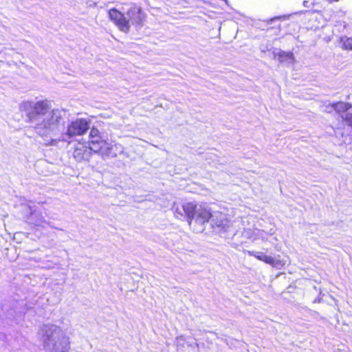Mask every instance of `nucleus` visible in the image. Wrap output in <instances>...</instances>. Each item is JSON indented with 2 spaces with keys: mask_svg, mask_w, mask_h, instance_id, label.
Returning <instances> with one entry per match:
<instances>
[{
  "mask_svg": "<svg viewBox=\"0 0 352 352\" xmlns=\"http://www.w3.org/2000/svg\"><path fill=\"white\" fill-rule=\"evenodd\" d=\"M212 221L219 228L226 230L230 226V221L226 215L220 212H215L211 217Z\"/></svg>",
  "mask_w": 352,
  "mask_h": 352,
  "instance_id": "obj_7",
  "label": "nucleus"
},
{
  "mask_svg": "<svg viewBox=\"0 0 352 352\" xmlns=\"http://www.w3.org/2000/svg\"><path fill=\"white\" fill-rule=\"evenodd\" d=\"M91 154V149L85 142H78L75 144L73 157L77 162L88 161Z\"/></svg>",
  "mask_w": 352,
  "mask_h": 352,
  "instance_id": "obj_6",
  "label": "nucleus"
},
{
  "mask_svg": "<svg viewBox=\"0 0 352 352\" xmlns=\"http://www.w3.org/2000/svg\"><path fill=\"white\" fill-rule=\"evenodd\" d=\"M89 146L93 152L99 153L103 157H106L111 155L113 146L101 135L97 139L89 140Z\"/></svg>",
  "mask_w": 352,
  "mask_h": 352,
  "instance_id": "obj_5",
  "label": "nucleus"
},
{
  "mask_svg": "<svg viewBox=\"0 0 352 352\" xmlns=\"http://www.w3.org/2000/svg\"><path fill=\"white\" fill-rule=\"evenodd\" d=\"M264 232L263 230H256V233L255 234L257 236L261 237V239H264V237L261 236V234Z\"/></svg>",
  "mask_w": 352,
  "mask_h": 352,
  "instance_id": "obj_17",
  "label": "nucleus"
},
{
  "mask_svg": "<svg viewBox=\"0 0 352 352\" xmlns=\"http://www.w3.org/2000/svg\"><path fill=\"white\" fill-rule=\"evenodd\" d=\"M108 14L118 28L125 33L129 31L131 25H142L145 19V14L141 8L136 5L131 6L125 14L113 8L109 10Z\"/></svg>",
  "mask_w": 352,
  "mask_h": 352,
  "instance_id": "obj_4",
  "label": "nucleus"
},
{
  "mask_svg": "<svg viewBox=\"0 0 352 352\" xmlns=\"http://www.w3.org/2000/svg\"><path fill=\"white\" fill-rule=\"evenodd\" d=\"M89 139H90L89 140H91L92 139H96V138L97 139L98 137L101 136V134L97 129L93 127V128H91V129L89 132Z\"/></svg>",
  "mask_w": 352,
  "mask_h": 352,
  "instance_id": "obj_16",
  "label": "nucleus"
},
{
  "mask_svg": "<svg viewBox=\"0 0 352 352\" xmlns=\"http://www.w3.org/2000/svg\"><path fill=\"white\" fill-rule=\"evenodd\" d=\"M186 346L188 348V352H198V344L196 340L191 337H188Z\"/></svg>",
  "mask_w": 352,
  "mask_h": 352,
  "instance_id": "obj_12",
  "label": "nucleus"
},
{
  "mask_svg": "<svg viewBox=\"0 0 352 352\" xmlns=\"http://www.w3.org/2000/svg\"><path fill=\"white\" fill-rule=\"evenodd\" d=\"M257 239V236H255V237H253V238H252V240H255V239Z\"/></svg>",
  "mask_w": 352,
  "mask_h": 352,
  "instance_id": "obj_21",
  "label": "nucleus"
},
{
  "mask_svg": "<svg viewBox=\"0 0 352 352\" xmlns=\"http://www.w3.org/2000/svg\"><path fill=\"white\" fill-rule=\"evenodd\" d=\"M274 56L280 63H285L287 65H293L295 63V58L293 53L278 50L274 52Z\"/></svg>",
  "mask_w": 352,
  "mask_h": 352,
  "instance_id": "obj_8",
  "label": "nucleus"
},
{
  "mask_svg": "<svg viewBox=\"0 0 352 352\" xmlns=\"http://www.w3.org/2000/svg\"><path fill=\"white\" fill-rule=\"evenodd\" d=\"M342 118L346 124L352 127V108L344 114H342Z\"/></svg>",
  "mask_w": 352,
  "mask_h": 352,
  "instance_id": "obj_13",
  "label": "nucleus"
},
{
  "mask_svg": "<svg viewBox=\"0 0 352 352\" xmlns=\"http://www.w3.org/2000/svg\"><path fill=\"white\" fill-rule=\"evenodd\" d=\"M311 4H312V3L309 2V1H303V5L306 8H309Z\"/></svg>",
  "mask_w": 352,
  "mask_h": 352,
  "instance_id": "obj_18",
  "label": "nucleus"
},
{
  "mask_svg": "<svg viewBox=\"0 0 352 352\" xmlns=\"http://www.w3.org/2000/svg\"><path fill=\"white\" fill-rule=\"evenodd\" d=\"M41 222L36 223V226H41Z\"/></svg>",
  "mask_w": 352,
  "mask_h": 352,
  "instance_id": "obj_20",
  "label": "nucleus"
},
{
  "mask_svg": "<svg viewBox=\"0 0 352 352\" xmlns=\"http://www.w3.org/2000/svg\"><path fill=\"white\" fill-rule=\"evenodd\" d=\"M332 108L342 117V114H344L348 110L351 109V106L349 103L339 102L332 104Z\"/></svg>",
  "mask_w": 352,
  "mask_h": 352,
  "instance_id": "obj_9",
  "label": "nucleus"
},
{
  "mask_svg": "<svg viewBox=\"0 0 352 352\" xmlns=\"http://www.w3.org/2000/svg\"><path fill=\"white\" fill-rule=\"evenodd\" d=\"M38 337L47 352H70L69 337L60 327L44 324L40 327Z\"/></svg>",
  "mask_w": 352,
  "mask_h": 352,
  "instance_id": "obj_3",
  "label": "nucleus"
},
{
  "mask_svg": "<svg viewBox=\"0 0 352 352\" xmlns=\"http://www.w3.org/2000/svg\"><path fill=\"white\" fill-rule=\"evenodd\" d=\"M187 340L188 337H185L183 336H178L175 341V344L177 347V350L179 351H184L186 345L187 346Z\"/></svg>",
  "mask_w": 352,
  "mask_h": 352,
  "instance_id": "obj_11",
  "label": "nucleus"
},
{
  "mask_svg": "<svg viewBox=\"0 0 352 352\" xmlns=\"http://www.w3.org/2000/svg\"><path fill=\"white\" fill-rule=\"evenodd\" d=\"M177 219H186L190 228L196 232H201L205 225L212 217L210 210L194 202L174 203L172 208Z\"/></svg>",
  "mask_w": 352,
  "mask_h": 352,
  "instance_id": "obj_2",
  "label": "nucleus"
},
{
  "mask_svg": "<svg viewBox=\"0 0 352 352\" xmlns=\"http://www.w3.org/2000/svg\"><path fill=\"white\" fill-rule=\"evenodd\" d=\"M274 232L272 230V229H271L270 230V232H268V234L272 235V234H274Z\"/></svg>",
  "mask_w": 352,
  "mask_h": 352,
  "instance_id": "obj_19",
  "label": "nucleus"
},
{
  "mask_svg": "<svg viewBox=\"0 0 352 352\" xmlns=\"http://www.w3.org/2000/svg\"><path fill=\"white\" fill-rule=\"evenodd\" d=\"M342 41L345 49L352 50V38H344Z\"/></svg>",
  "mask_w": 352,
  "mask_h": 352,
  "instance_id": "obj_15",
  "label": "nucleus"
},
{
  "mask_svg": "<svg viewBox=\"0 0 352 352\" xmlns=\"http://www.w3.org/2000/svg\"><path fill=\"white\" fill-rule=\"evenodd\" d=\"M265 263H267L270 265L271 266L276 268H280L283 267L285 264V263L278 258H274L272 256L267 255L264 261Z\"/></svg>",
  "mask_w": 352,
  "mask_h": 352,
  "instance_id": "obj_10",
  "label": "nucleus"
},
{
  "mask_svg": "<svg viewBox=\"0 0 352 352\" xmlns=\"http://www.w3.org/2000/svg\"><path fill=\"white\" fill-rule=\"evenodd\" d=\"M21 109L26 113L29 122L34 124L38 133L51 138L52 145H57L60 142H69L72 138L85 134L89 128L87 119L76 118L68 122L65 131L61 130L65 112L51 109L47 100L25 101Z\"/></svg>",
  "mask_w": 352,
  "mask_h": 352,
  "instance_id": "obj_1",
  "label": "nucleus"
},
{
  "mask_svg": "<svg viewBox=\"0 0 352 352\" xmlns=\"http://www.w3.org/2000/svg\"><path fill=\"white\" fill-rule=\"evenodd\" d=\"M248 253L249 255L254 256L258 260L261 261H264V260L267 256V254H265L263 252H261L248 251Z\"/></svg>",
  "mask_w": 352,
  "mask_h": 352,
  "instance_id": "obj_14",
  "label": "nucleus"
}]
</instances>
